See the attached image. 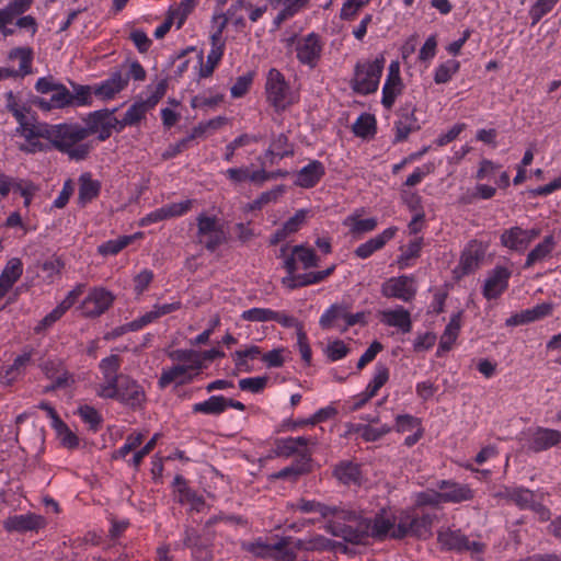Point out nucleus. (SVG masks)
<instances>
[{
  "label": "nucleus",
  "mask_w": 561,
  "mask_h": 561,
  "mask_svg": "<svg viewBox=\"0 0 561 561\" xmlns=\"http://www.w3.org/2000/svg\"><path fill=\"white\" fill-rule=\"evenodd\" d=\"M50 127L49 124L36 122L27 116L16 128V133L26 141L20 145L19 149L27 153L47 150L48 146L42 142L41 139L49 141Z\"/></svg>",
  "instance_id": "39448f33"
},
{
  "label": "nucleus",
  "mask_w": 561,
  "mask_h": 561,
  "mask_svg": "<svg viewBox=\"0 0 561 561\" xmlns=\"http://www.w3.org/2000/svg\"><path fill=\"white\" fill-rule=\"evenodd\" d=\"M122 359L118 355H110L103 358L99 368L103 376V382L99 385L96 393L99 397H113L115 394L114 387L117 386L118 381H122L123 377L127 375L118 374L121 368Z\"/></svg>",
  "instance_id": "1a4fd4ad"
},
{
  "label": "nucleus",
  "mask_w": 561,
  "mask_h": 561,
  "mask_svg": "<svg viewBox=\"0 0 561 561\" xmlns=\"http://www.w3.org/2000/svg\"><path fill=\"white\" fill-rule=\"evenodd\" d=\"M44 525V518L36 514L13 515L3 522L5 530L18 533L37 530Z\"/></svg>",
  "instance_id": "aec40b11"
},
{
  "label": "nucleus",
  "mask_w": 561,
  "mask_h": 561,
  "mask_svg": "<svg viewBox=\"0 0 561 561\" xmlns=\"http://www.w3.org/2000/svg\"><path fill=\"white\" fill-rule=\"evenodd\" d=\"M192 207V201L187 199L181 203L165 205L154 211L148 214L144 219V224L158 222L168 218L181 216L188 211Z\"/></svg>",
  "instance_id": "393cba45"
},
{
  "label": "nucleus",
  "mask_w": 561,
  "mask_h": 561,
  "mask_svg": "<svg viewBox=\"0 0 561 561\" xmlns=\"http://www.w3.org/2000/svg\"><path fill=\"white\" fill-rule=\"evenodd\" d=\"M397 230V227L387 228L380 234H377L367 242L357 247L355 254L360 259L369 257L375 251L381 249L389 240H391Z\"/></svg>",
  "instance_id": "c85d7f7f"
},
{
  "label": "nucleus",
  "mask_w": 561,
  "mask_h": 561,
  "mask_svg": "<svg viewBox=\"0 0 561 561\" xmlns=\"http://www.w3.org/2000/svg\"><path fill=\"white\" fill-rule=\"evenodd\" d=\"M78 413L81 416V419L90 425L91 430H99L102 423V416L93 407L82 405L78 409Z\"/></svg>",
  "instance_id": "e2e57ef3"
},
{
  "label": "nucleus",
  "mask_w": 561,
  "mask_h": 561,
  "mask_svg": "<svg viewBox=\"0 0 561 561\" xmlns=\"http://www.w3.org/2000/svg\"><path fill=\"white\" fill-rule=\"evenodd\" d=\"M192 410L194 413L221 414L226 410V398L222 396H213L204 402L195 403Z\"/></svg>",
  "instance_id": "a18cd8bd"
},
{
  "label": "nucleus",
  "mask_w": 561,
  "mask_h": 561,
  "mask_svg": "<svg viewBox=\"0 0 561 561\" xmlns=\"http://www.w3.org/2000/svg\"><path fill=\"white\" fill-rule=\"evenodd\" d=\"M486 247L477 240L468 243L460 257V268L463 274L474 272L485 256Z\"/></svg>",
  "instance_id": "f3484780"
},
{
  "label": "nucleus",
  "mask_w": 561,
  "mask_h": 561,
  "mask_svg": "<svg viewBox=\"0 0 561 561\" xmlns=\"http://www.w3.org/2000/svg\"><path fill=\"white\" fill-rule=\"evenodd\" d=\"M87 138L84 127L79 124H56L50 127L49 144L56 150L68 154L71 160H84L92 146L83 142Z\"/></svg>",
  "instance_id": "f03ea898"
},
{
  "label": "nucleus",
  "mask_w": 561,
  "mask_h": 561,
  "mask_svg": "<svg viewBox=\"0 0 561 561\" xmlns=\"http://www.w3.org/2000/svg\"><path fill=\"white\" fill-rule=\"evenodd\" d=\"M344 224L351 228L353 233H363L373 231L377 226V220L375 218L359 219L356 216H350Z\"/></svg>",
  "instance_id": "4d7b16f0"
},
{
  "label": "nucleus",
  "mask_w": 561,
  "mask_h": 561,
  "mask_svg": "<svg viewBox=\"0 0 561 561\" xmlns=\"http://www.w3.org/2000/svg\"><path fill=\"white\" fill-rule=\"evenodd\" d=\"M197 242L208 251L214 252L219 245L226 242V233L216 217L204 214L197 217Z\"/></svg>",
  "instance_id": "6e6552de"
},
{
  "label": "nucleus",
  "mask_w": 561,
  "mask_h": 561,
  "mask_svg": "<svg viewBox=\"0 0 561 561\" xmlns=\"http://www.w3.org/2000/svg\"><path fill=\"white\" fill-rule=\"evenodd\" d=\"M291 508L301 513H318L322 518H329L335 512V506L306 499H299L296 503H293Z\"/></svg>",
  "instance_id": "4c0bfd02"
},
{
  "label": "nucleus",
  "mask_w": 561,
  "mask_h": 561,
  "mask_svg": "<svg viewBox=\"0 0 561 561\" xmlns=\"http://www.w3.org/2000/svg\"><path fill=\"white\" fill-rule=\"evenodd\" d=\"M460 322H461V312H457L454 314L446 325L445 331L443 332L438 345V354L440 352H448L451 350L455 341L458 337L460 331Z\"/></svg>",
  "instance_id": "c9c22d12"
},
{
  "label": "nucleus",
  "mask_w": 561,
  "mask_h": 561,
  "mask_svg": "<svg viewBox=\"0 0 561 561\" xmlns=\"http://www.w3.org/2000/svg\"><path fill=\"white\" fill-rule=\"evenodd\" d=\"M296 540L293 537H283L273 545V553L271 558L274 561H295L297 551L301 550L296 547Z\"/></svg>",
  "instance_id": "2f4dec72"
},
{
  "label": "nucleus",
  "mask_w": 561,
  "mask_h": 561,
  "mask_svg": "<svg viewBox=\"0 0 561 561\" xmlns=\"http://www.w3.org/2000/svg\"><path fill=\"white\" fill-rule=\"evenodd\" d=\"M556 242L552 236H547L527 255L525 267L528 268L537 262L543 261L554 249Z\"/></svg>",
  "instance_id": "79ce46f5"
},
{
  "label": "nucleus",
  "mask_w": 561,
  "mask_h": 561,
  "mask_svg": "<svg viewBox=\"0 0 561 561\" xmlns=\"http://www.w3.org/2000/svg\"><path fill=\"white\" fill-rule=\"evenodd\" d=\"M267 101L276 111H284L295 102V96L285 80L283 73L277 69H270L265 84Z\"/></svg>",
  "instance_id": "423d86ee"
},
{
  "label": "nucleus",
  "mask_w": 561,
  "mask_h": 561,
  "mask_svg": "<svg viewBox=\"0 0 561 561\" xmlns=\"http://www.w3.org/2000/svg\"><path fill=\"white\" fill-rule=\"evenodd\" d=\"M133 240V237L124 236L116 240H110L99 245L98 251L102 255H115L126 248Z\"/></svg>",
  "instance_id": "5fc2aeb1"
},
{
  "label": "nucleus",
  "mask_w": 561,
  "mask_h": 561,
  "mask_svg": "<svg viewBox=\"0 0 561 561\" xmlns=\"http://www.w3.org/2000/svg\"><path fill=\"white\" fill-rule=\"evenodd\" d=\"M296 547H298L305 551H323V550L333 549L335 547L343 548V551L346 550V546H344L343 543H341V542L335 543L332 540H330L321 535H316L308 539H297Z\"/></svg>",
  "instance_id": "f704fd0d"
},
{
  "label": "nucleus",
  "mask_w": 561,
  "mask_h": 561,
  "mask_svg": "<svg viewBox=\"0 0 561 561\" xmlns=\"http://www.w3.org/2000/svg\"><path fill=\"white\" fill-rule=\"evenodd\" d=\"M423 247V238L416 237L411 240L405 248H401V255L398 257V266L403 270L410 265V260L420 256L421 249Z\"/></svg>",
  "instance_id": "09e8293b"
},
{
  "label": "nucleus",
  "mask_w": 561,
  "mask_h": 561,
  "mask_svg": "<svg viewBox=\"0 0 561 561\" xmlns=\"http://www.w3.org/2000/svg\"><path fill=\"white\" fill-rule=\"evenodd\" d=\"M241 548L257 558H271L273 553V545H268L262 538L253 541H243L241 542Z\"/></svg>",
  "instance_id": "3c124183"
},
{
  "label": "nucleus",
  "mask_w": 561,
  "mask_h": 561,
  "mask_svg": "<svg viewBox=\"0 0 561 561\" xmlns=\"http://www.w3.org/2000/svg\"><path fill=\"white\" fill-rule=\"evenodd\" d=\"M224 54V43H211V49L205 64H201L199 77H210Z\"/></svg>",
  "instance_id": "49530a36"
},
{
  "label": "nucleus",
  "mask_w": 561,
  "mask_h": 561,
  "mask_svg": "<svg viewBox=\"0 0 561 561\" xmlns=\"http://www.w3.org/2000/svg\"><path fill=\"white\" fill-rule=\"evenodd\" d=\"M350 305L347 304H333L320 318L319 324L323 330H329L333 327H339L340 320L346 323V317Z\"/></svg>",
  "instance_id": "72a5a7b5"
},
{
  "label": "nucleus",
  "mask_w": 561,
  "mask_h": 561,
  "mask_svg": "<svg viewBox=\"0 0 561 561\" xmlns=\"http://www.w3.org/2000/svg\"><path fill=\"white\" fill-rule=\"evenodd\" d=\"M128 84V76L115 71L111 77L94 88V94L102 100H111Z\"/></svg>",
  "instance_id": "5701e85b"
},
{
  "label": "nucleus",
  "mask_w": 561,
  "mask_h": 561,
  "mask_svg": "<svg viewBox=\"0 0 561 561\" xmlns=\"http://www.w3.org/2000/svg\"><path fill=\"white\" fill-rule=\"evenodd\" d=\"M440 490L443 503H460L473 497L472 490L466 484L443 480L437 484Z\"/></svg>",
  "instance_id": "412c9836"
},
{
  "label": "nucleus",
  "mask_w": 561,
  "mask_h": 561,
  "mask_svg": "<svg viewBox=\"0 0 561 561\" xmlns=\"http://www.w3.org/2000/svg\"><path fill=\"white\" fill-rule=\"evenodd\" d=\"M519 508H531L535 504V494L530 490L515 488L513 492V501Z\"/></svg>",
  "instance_id": "680f3d73"
},
{
  "label": "nucleus",
  "mask_w": 561,
  "mask_h": 561,
  "mask_svg": "<svg viewBox=\"0 0 561 561\" xmlns=\"http://www.w3.org/2000/svg\"><path fill=\"white\" fill-rule=\"evenodd\" d=\"M265 154L270 158V162L274 163L275 158L283 159L293 156L294 147L289 144L285 134H279L272 140Z\"/></svg>",
  "instance_id": "58836bf2"
},
{
  "label": "nucleus",
  "mask_w": 561,
  "mask_h": 561,
  "mask_svg": "<svg viewBox=\"0 0 561 561\" xmlns=\"http://www.w3.org/2000/svg\"><path fill=\"white\" fill-rule=\"evenodd\" d=\"M368 537L382 539L393 528V520L385 513L376 514L374 518L368 517Z\"/></svg>",
  "instance_id": "ea45409f"
},
{
  "label": "nucleus",
  "mask_w": 561,
  "mask_h": 561,
  "mask_svg": "<svg viewBox=\"0 0 561 561\" xmlns=\"http://www.w3.org/2000/svg\"><path fill=\"white\" fill-rule=\"evenodd\" d=\"M523 234L524 229L520 227L507 229L501 236V244L513 251H524L528 245Z\"/></svg>",
  "instance_id": "a19ab883"
},
{
  "label": "nucleus",
  "mask_w": 561,
  "mask_h": 561,
  "mask_svg": "<svg viewBox=\"0 0 561 561\" xmlns=\"http://www.w3.org/2000/svg\"><path fill=\"white\" fill-rule=\"evenodd\" d=\"M316 438L313 437H288L280 439L276 445V453L278 456L290 457L298 455L300 461L309 463L311 460V453L308 445H314Z\"/></svg>",
  "instance_id": "4468645a"
},
{
  "label": "nucleus",
  "mask_w": 561,
  "mask_h": 561,
  "mask_svg": "<svg viewBox=\"0 0 561 561\" xmlns=\"http://www.w3.org/2000/svg\"><path fill=\"white\" fill-rule=\"evenodd\" d=\"M402 82H394L386 80L382 88V100L381 103L386 108H391L396 98L402 92Z\"/></svg>",
  "instance_id": "6e6d98bb"
},
{
  "label": "nucleus",
  "mask_w": 561,
  "mask_h": 561,
  "mask_svg": "<svg viewBox=\"0 0 561 561\" xmlns=\"http://www.w3.org/2000/svg\"><path fill=\"white\" fill-rule=\"evenodd\" d=\"M22 273V261L19 257H12L7 262L2 273L0 274V280L9 287H12L14 283L21 277Z\"/></svg>",
  "instance_id": "de8ad7c7"
},
{
  "label": "nucleus",
  "mask_w": 561,
  "mask_h": 561,
  "mask_svg": "<svg viewBox=\"0 0 561 561\" xmlns=\"http://www.w3.org/2000/svg\"><path fill=\"white\" fill-rule=\"evenodd\" d=\"M194 7L195 0H182L178 8L170 9L169 13L175 18L178 28L183 25L187 15L193 11Z\"/></svg>",
  "instance_id": "69168bd1"
},
{
  "label": "nucleus",
  "mask_w": 561,
  "mask_h": 561,
  "mask_svg": "<svg viewBox=\"0 0 561 561\" xmlns=\"http://www.w3.org/2000/svg\"><path fill=\"white\" fill-rule=\"evenodd\" d=\"M389 369L386 365L378 363L376 365L373 380L368 383L367 389L370 394H377L378 390L388 381Z\"/></svg>",
  "instance_id": "052dcab7"
},
{
  "label": "nucleus",
  "mask_w": 561,
  "mask_h": 561,
  "mask_svg": "<svg viewBox=\"0 0 561 561\" xmlns=\"http://www.w3.org/2000/svg\"><path fill=\"white\" fill-rule=\"evenodd\" d=\"M324 173L323 164L318 160H313L297 173L295 184L305 188L313 187Z\"/></svg>",
  "instance_id": "cd10ccee"
},
{
  "label": "nucleus",
  "mask_w": 561,
  "mask_h": 561,
  "mask_svg": "<svg viewBox=\"0 0 561 561\" xmlns=\"http://www.w3.org/2000/svg\"><path fill=\"white\" fill-rule=\"evenodd\" d=\"M274 310L267 308H252L242 312L241 318L245 321L266 322L272 321Z\"/></svg>",
  "instance_id": "0e129e2a"
},
{
  "label": "nucleus",
  "mask_w": 561,
  "mask_h": 561,
  "mask_svg": "<svg viewBox=\"0 0 561 561\" xmlns=\"http://www.w3.org/2000/svg\"><path fill=\"white\" fill-rule=\"evenodd\" d=\"M115 111L116 108H105L90 113L84 119L87 137L98 134V139L104 141L111 137L113 130L122 131V124L118 123V118L114 115Z\"/></svg>",
  "instance_id": "0eeeda50"
},
{
  "label": "nucleus",
  "mask_w": 561,
  "mask_h": 561,
  "mask_svg": "<svg viewBox=\"0 0 561 561\" xmlns=\"http://www.w3.org/2000/svg\"><path fill=\"white\" fill-rule=\"evenodd\" d=\"M334 476L344 484L360 482V468L353 462H342L334 469Z\"/></svg>",
  "instance_id": "c03bdc74"
},
{
  "label": "nucleus",
  "mask_w": 561,
  "mask_h": 561,
  "mask_svg": "<svg viewBox=\"0 0 561 561\" xmlns=\"http://www.w3.org/2000/svg\"><path fill=\"white\" fill-rule=\"evenodd\" d=\"M381 295L386 298H397L409 302L416 295L414 278L408 275L390 277L381 285Z\"/></svg>",
  "instance_id": "9b49d317"
},
{
  "label": "nucleus",
  "mask_w": 561,
  "mask_h": 561,
  "mask_svg": "<svg viewBox=\"0 0 561 561\" xmlns=\"http://www.w3.org/2000/svg\"><path fill=\"white\" fill-rule=\"evenodd\" d=\"M438 541L449 550L463 551V547L468 543V537L460 530H440L438 533Z\"/></svg>",
  "instance_id": "37998d69"
},
{
  "label": "nucleus",
  "mask_w": 561,
  "mask_h": 561,
  "mask_svg": "<svg viewBox=\"0 0 561 561\" xmlns=\"http://www.w3.org/2000/svg\"><path fill=\"white\" fill-rule=\"evenodd\" d=\"M435 519L436 514L424 512L417 507L403 512L399 516L398 525L393 528L391 537L396 539L407 536L428 538L432 536V527Z\"/></svg>",
  "instance_id": "7ed1b4c3"
},
{
  "label": "nucleus",
  "mask_w": 561,
  "mask_h": 561,
  "mask_svg": "<svg viewBox=\"0 0 561 561\" xmlns=\"http://www.w3.org/2000/svg\"><path fill=\"white\" fill-rule=\"evenodd\" d=\"M324 528L332 536L354 545L363 543L368 538L370 529L367 516L336 506Z\"/></svg>",
  "instance_id": "f257e3e1"
},
{
  "label": "nucleus",
  "mask_w": 561,
  "mask_h": 561,
  "mask_svg": "<svg viewBox=\"0 0 561 561\" xmlns=\"http://www.w3.org/2000/svg\"><path fill=\"white\" fill-rule=\"evenodd\" d=\"M309 210L299 209L296 214L284 222L282 228L277 229L271 237L270 243L275 245L286 240L290 234L296 233L307 221Z\"/></svg>",
  "instance_id": "4be33fe9"
},
{
  "label": "nucleus",
  "mask_w": 561,
  "mask_h": 561,
  "mask_svg": "<svg viewBox=\"0 0 561 561\" xmlns=\"http://www.w3.org/2000/svg\"><path fill=\"white\" fill-rule=\"evenodd\" d=\"M559 0H537L529 10L531 25H536L543 15L549 13Z\"/></svg>",
  "instance_id": "13d9d810"
},
{
  "label": "nucleus",
  "mask_w": 561,
  "mask_h": 561,
  "mask_svg": "<svg viewBox=\"0 0 561 561\" xmlns=\"http://www.w3.org/2000/svg\"><path fill=\"white\" fill-rule=\"evenodd\" d=\"M115 394L113 397H103V399L117 400L133 409L141 407L146 400V394L140 385L136 380L126 376L119 380L114 387Z\"/></svg>",
  "instance_id": "f8f14e48"
},
{
  "label": "nucleus",
  "mask_w": 561,
  "mask_h": 561,
  "mask_svg": "<svg viewBox=\"0 0 561 561\" xmlns=\"http://www.w3.org/2000/svg\"><path fill=\"white\" fill-rule=\"evenodd\" d=\"M528 448L534 453L547 450L561 442V433L558 430L536 427L529 430Z\"/></svg>",
  "instance_id": "2eb2a0df"
},
{
  "label": "nucleus",
  "mask_w": 561,
  "mask_h": 561,
  "mask_svg": "<svg viewBox=\"0 0 561 561\" xmlns=\"http://www.w3.org/2000/svg\"><path fill=\"white\" fill-rule=\"evenodd\" d=\"M174 484L176 486L179 503L190 505L191 510L196 512H202L204 510L205 501L203 496L191 490L183 477L176 476L174 479Z\"/></svg>",
  "instance_id": "bb28decb"
},
{
  "label": "nucleus",
  "mask_w": 561,
  "mask_h": 561,
  "mask_svg": "<svg viewBox=\"0 0 561 561\" xmlns=\"http://www.w3.org/2000/svg\"><path fill=\"white\" fill-rule=\"evenodd\" d=\"M172 360L179 362V365H193L196 370L202 369V360L199 353L192 350H175L169 354Z\"/></svg>",
  "instance_id": "603ef678"
},
{
  "label": "nucleus",
  "mask_w": 561,
  "mask_h": 561,
  "mask_svg": "<svg viewBox=\"0 0 561 561\" xmlns=\"http://www.w3.org/2000/svg\"><path fill=\"white\" fill-rule=\"evenodd\" d=\"M380 316L382 323L398 328L402 333H409L412 330L411 314L401 306L392 310H383Z\"/></svg>",
  "instance_id": "a878e982"
},
{
  "label": "nucleus",
  "mask_w": 561,
  "mask_h": 561,
  "mask_svg": "<svg viewBox=\"0 0 561 561\" xmlns=\"http://www.w3.org/2000/svg\"><path fill=\"white\" fill-rule=\"evenodd\" d=\"M144 436L140 433L130 434L126 443L113 454V458H125L130 451L136 449L142 443Z\"/></svg>",
  "instance_id": "338daca9"
},
{
  "label": "nucleus",
  "mask_w": 561,
  "mask_h": 561,
  "mask_svg": "<svg viewBox=\"0 0 561 561\" xmlns=\"http://www.w3.org/2000/svg\"><path fill=\"white\" fill-rule=\"evenodd\" d=\"M385 66V57L378 56L375 60L357 62L354 78L351 81L352 89L359 94L366 95L377 91L379 80Z\"/></svg>",
  "instance_id": "20e7f679"
},
{
  "label": "nucleus",
  "mask_w": 561,
  "mask_h": 561,
  "mask_svg": "<svg viewBox=\"0 0 561 561\" xmlns=\"http://www.w3.org/2000/svg\"><path fill=\"white\" fill-rule=\"evenodd\" d=\"M297 261L302 264L305 270L316 267L319 264V257L316 255L314 251L302 244L295 245L291 250V255L285 260L284 266L288 274L291 275L297 271Z\"/></svg>",
  "instance_id": "dca6fc26"
},
{
  "label": "nucleus",
  "mask_w": 561,
  "mask_h": 561,
  "mask_svg": "<svg viewBox=\"0 0 561 561\" xmlns=\"http://www.w3.org/2000/svg\"><path fill=\"white\" fill-rule=\"evenodd\" d=\"M553 305L550 302H543L540 305L535 306L531 309H527L524 311H520L519 313H515L511 316L506 320V325L508 327H515L525 323H529L536 320H540L547 316H549L552 312Z\"/></svg>",
  "instance_id": "b1692460"
},
{
  "label": "nucleus",
  "mask_w": 561,
  "mask_h": 561,
  "mask_svg": "<svg viewBox=\"0 0 561 561\" xmlns=\"http://www.w3.org/2000/svg\"><path fill=\"white\" fill-rule=\"evenodd\" d=\"M511 272L503 266L495 267L486 278L483 295L486 299L497 298L508 286Z\"/></svg>",
  "instance_id": "6ab92c4d"
},
{
  "label": "nucleus",
  "mask_w": 561,
  "mask_h": 561,
  "mask_svg": "<svg viewBox=\"0 0 561 561\" xmlns=\"http://www.w3.org/2000/svg\"><path fill=\"white\" fill-rule=\"evenodd\" d=\"M114 295L103 288H92L80 305V310L85 318H96L103 314L114 302Z\"/></svg>",
  "instance_id": "9d476101"
},
{
  "label": "nucleus",
  "mask_w": 561,
  "mask_h": 561,
  "mask_svg": "<svg viewBox=\"0 0 561 561\" xmlns=\"http://www.w3.org/2000/svg\"><path fill=\"white\" fill-rule=\"evenodd\" d=\"M322 49L323 44L316 33L299 37L295 43L297 59L311 68H314L320 60Z\"/></svg>",
  "instance_id": "ddd939ff"
},
{
  "label": "nucleus",
  "mask_w": 561,
  "mask_h": 561,
  "mask_svg": "<svg viewBox=\"0 0 561 561\" xmlns=\"http://www.w3.org/2000/svg\"><path fill=\"white\" fill-rule=\"evenodd\" d=\"M100 192V183L93 181L89 175L83 174L80 178V187H79V201L83 205L91 202L99 195Z\"/></svg>",
  "instance_id": "8fccbe9b"
},
{
  "label": "nucleus",
  "mask_w": 561,
  "mask_h": 561,
  "mask_svg": "<svg viewBox=\"0 0 561 561\" xmlns=\"http://www.w3.org/2000/svg\"><path fill=\"white\" fill-rule=\"evenodd\" d=\"M196 366L193 365H174L168 369H163L159 378L160 388H165L172 382L179 385L186 383L192 380L193 376L197 375Z\"/></svg>",
  "instance_id": "a211bd4d"
},
{
  "label": "nucleus",
  "mask_w": 561,
  "mask_h": 561,
  "mask_svg": "<svg viewBox=\"0 0 561 561\" xmlns=\"http://www.w3.org/2000/svg\"><path fill=\"white\" fill-rule=\"evenodd\" d=\"M44 110L64 108L72 105V93L64 85L59 84L54 91L49 101L41 100L37 103Z\"/></svg>",
  "instance_id": "e433bc0d"
},
{
  "label": "nucleus",
  "mask_w": 561,
  "mask_h": 561,
  "mask_svg": "<svg viewBox=\"0 0 561 561\" xmlns=\"http://www.w3.org/2000/svg\"><path fill=\"white\" fill-rule=\"evenodd\" d=\"M10 60H19V69H12L13 77H25L32 73L33 50L30 47H16L9 51Z\"/></svg>",
  "instance_id": "7c9ffc66"
},
{
  "label": "nucleus",
  "mask_w": 561,
  "mask_h": 561,
  "mask_svg": "<svg viewBox=\"0 0 561 561\" xmlns=\"http://www.w3.org/2000/svg\"><path fill=\"white\" fill-rule=\"evenodd\" d=\"M376 121L369 114L360 115L353 125V131L356 136L367 137L375 130Z\"/></svg>",
  "instance_id": "bf43d9fd"
},
{
  "label": "nucleus",
  "mask_w": 561,
  "mask_h": 561,
  "mask_svg": "<svg viewBox=\"0 0 561 561\" xmlns=\"http://www.w3.org/2000/svg\"><path fill=\"white\" fill-rule=\"evenodd\" d=\"M157 103L156 100L148 99L145 102L134 103L125 113L122 119H118V123L122 124V130L126 126H133L138 124L146 115L147 111L153 107Z\"/></svg>",
  "instance_id": "473e14b6"
},
{
  "label": "nucleus",
  "mask_w": 561,
  "mask_h": 561,
  "mask_svg": "<svg viewBox=\"0 0 561 561\" xmlns=\"http://www.w3.org/2000/svg\"><path fill=\"white\" fill-rule=\"evenodd\" d=\"M420 129V125L414 115V108H401L399 119L396 123V141H403L409 134Z\"/></svg>",
  "instance_id": "c756f323"
},
{
  "label": "nucleus",
  "mask_w": 561,
  "mask_h": 561,
  "mask_svg": "<svg viewBox=\"0 0 561 561\" xmlns=\"http://www.w3.org/2000/svg\"><path fill=\"white\" fill-rule=\"evenodd\" d=\"M268 378L267 377H252V378H244L239 381V387L243 391H250L253 393L261 392L266 383Z\"/></svg>",
  "instance_id": "774afa93"
},
{
  "label": "nucleus",
  "mask_w": 561,
  "mask_h": 561,
  "mask_svg": "<svg viewBox=\"0 0 561 561\" xmlns=\"http://www.w3.org/2000/svg\"><path fill=\"white\" fill-rule=\"evenodd\" d=\"M460 64L455 59H449L440 64L435 70L434 81L437 84L448 82L453 78V76L458 72Z\"/></svg>",
  "instance_id": "864d4df0"
}]
</instances>
